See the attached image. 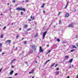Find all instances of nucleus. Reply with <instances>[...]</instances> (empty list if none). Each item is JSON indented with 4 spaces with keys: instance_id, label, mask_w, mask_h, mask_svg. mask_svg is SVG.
Segmentation results:
<instances>
[{
    "instance_id": "nucleus-47",
    "label": "nucleus",
    "mask_w": 78,
    "mask_h": 78,
    "mask_svg": "<svg viewBox=\"0 0 78 78\" xmlns=\"http://www.w3.org/2000/svg\"><path fill=\"white\" fill-rule=\"evenodd\" d=\"M25 39V38H23L21 39L22 41V40H23V39Z\"/></svg>"
},
{
    "instance_id": "nucleus-45",
    "label": "nucleus",
    "mask_w": 78,
    "mask_h": 78,
    "mask_svg": "<svg viewBox=\"0 0 78 78\" xmlns=\"http://www.w3.org/2000/svg\"><path fill=\"white\" fill-rule=\"evenodd\" d=\"M67 7V5H66V7H65V8H66Z\"/></svg>"
},
{
    "instance_id": "nucleus-11",
    "label": "nucleus",
    "mask_w": 78,
    "mask_h": 78,
    "mask_svg": "<svg viewBox=\"0 0 78 78\" xmlns=\"http://www.w3.org/2000/svg\"><path fill=\"white\" fill-rule=\"evenodd\" d=\"M45 3H44L43 4V5L41 6V8H44V6H45Z\"/></svg>"
},
{
    "instance_id": "nucleus-34",
    "label": "nucleus",
    "mask_w": 78,
    "mask_h": 78,
    "mask_svg": "<svg viewBox=\"0 0 78 78\" xmlns=\"http://www.w3.org/2000/svg\"><path fill=\"white\" fill-rule=\"evenodd\" d=\"M18 75V74L17 73H16L15 74V76H16V75Z\"/></svg>"
},
{
    "instance_id": "nucleus-4",
    "label": "nucleus",
    "mask_w": 78,
    "mask_h": 78,
    "mask_svg": "<svg viewBox=\"0 0 78 78\" xmlns=\"http://www.w3.org/2000/svg\"><path fill=\"white\" fill-rule=\"evenodd\" d=\"M69 16H70V14L67 13L65 14V17H68Z\"/></svg>"
},
{
    "instance_id": "nucleus-15",
    "label": "nucleus",
    "mask_w": 78,
    "mask_h": 78,
    "mask_svg": "<svg viewBox=\"0 0 78 78\" xmlns=\"http://www.w3.org/2000/svg\"><path fill=\"white\" fill-rule=\"evenodd\" d=\"M73 51H76V50L75 49H73L71 51V52H73Z\"/></svg>"
},
{
    "instance_id": "nucleus-59",
    "label": "nucleus",
    "mask_w": 78,
    "mask_h": 78,
    "mask_svg": "<svg viewBox=\"0 0 78 78\" xmlns=\"http://www.w3.org/2000/svg\"><path fill=\"white\" fill-rule=\"evenodd\" d=\"M45 25H47V23H45Z\"/></svg>"
},
{
    "instance_id": "nucleus-46",
    "label": "nucleus",
    "mask_w": 78,
    "mask_h": 78,
    "mask_svg": "<svg viewBox=\"0 0 78 78\" xmlns=\"http://www.w3.org/2000/svg\"><path fill=\"white\" fill-rule=\"evenodd\" d=\"M76 78H78V74H77V76H76Z\"/></svg>"
},
{
    "instance_id": "nucleus-33",
    "label": "nucleus",
    "mask_w": 78,
    "mask_h": 78,
    "mask_svg": "<svg viewBox=\"0 0 78 78\" xmlns=\"http://www.w3.org/2000/svg\"><path fill=\"white\" fill-rule=\"evenodd\" d=\"M51 51V50H49L48 51V53H50Z\"/></svg>"
},
{
    "instance_id": "nucleus-48",
    "label": "nucleus",
    "mask_w": 78,
    "mask_h": 78,
    "mask_svg": "<svg viewBox=\"0 0 78 78\" xmlns=\"http://www.w3.org/2000/svg\"><path fill=\"white\" fill-rule=\"evenodd\" d=\"M52 24V23L50 24L49 26V27H50Z\"/></svg>"
},
{
    "instance_id": "nucleus-63",
    "label": "nucleus",
    "mask_w": 78,
    "mask_h": 78,
    "mask_svg": "<svg viewBox=\"0 0 78 78\" xmlns=\"http://www.w3.org/2000/svg\"><path fill=\"white\" fill-rule=\"evenodd\" d=\"M4 54V53H2V55H3Z\"/></svg>"
},
{
    "instance_id": "nucleus-21",
    "label": "nucleus",
    "mask_w": 78,
    "mask_h": 78,
    "mask_svg": "<svg viewBox=\"0 0 78 78\" xmlns=\"http://www.w3.org/2000/svg\"><path fill=\"white\" fill-rule=\"evenodd\" d=\"M50 61V60H48L45 63V64H46L48 62H49V61Z\"/></svg>"
},
{
    "instance_id": "nucleus-62",
    "label": "nucleus",
    "mask_w": 78,
    "mask_h": 78,
    "mask_svg": "<svg viewBox=\"0 0 78 78\" xmlns=\"http://www.w3.org/2000/svg\"><path fill=\"white\" fill-rule=\"evenodd\" d=\"M35 25H36V24H37V23H35Z\"/></svg>"
},
{
    "instance_id": "nucleus-9",
    "label": "nucleus",
    "mask_w": 78,
    "mask_h": 78,
    "mask_svg": "<svg viewBox=\"0 0 78 78\" xmlns=\"http://www.w3.org/2000/svg\"><path fill=\"white\" fill-rule=\"evenodd\" d=\"M13 72H14V71L13 70L11 71L10 73V75H12V73H13Z\"/></svg>"
},
{
    "instance_id": "nucleus-52",
    "label": "nucleus",
    "mask_w": 78,
    "mask_h": 78,
    "mask_svg": "<svg viewBox=\"0 0 78 78\" xmlns=\"http://www.w3.org/2000/svg\"><path fill=\"white\" fill-rule=\"evenodd\" d=\"M7 5H9V3H8Z\"/></svg>"
},
{
    "instance_id": "nucleus-58",
    "label": "nucleus",
    "mask_w": 78,
    "mask_h": 78,
    "mask_svg": "<svg viewBox=\"0 0 78 78\" xmlns=\"http://www.w3.org/2000/svg\"><path fill=\"white\" fill-rule=\"evenodd\" d=\"M37 61H35V63H37Z\"/></svg>"
},
{
    "instance_id": "nucleus-50",
    "label": "nucleus",
    "mask_w": 78,
    "mask_h": 78,
    "mask_svg": "<svg viewBox=\"0 0 78 78\" xmlns=\"http://www.w3.org/2000/svg\"><path fill=\"white\" fill-rule=\"evenodd\" d=\"M70 78V76H68L67 77V78Z\"/></svg>"
},
{
    "instance_id": "nucleus-3",
    "label": "nucleus",
    "mask_w": 78,
    "mask_h": 78,
    "mask_svg": "<svg viewBox=\"0 0 78 78\" xmlns=\"http://www.w3.org/2000/svg\"><path fill=\"white\" fill-rule=\"evenodd\" d=\"M47 33V31H46L45 32H44L43 34V37L44 39V38H45V35H46Z\"/></svg>"
},
{
    "instance_id": "nucleus-56",
    "label": "nucleus",
    "mask_w": 78,
    "mask_h": 78,
    "mask_svg": "<svg viewBox=\"0 0 78 78\" xmlns=\"http://www.w3.org/2000/svg\"><path fill=\"white\" fill-rule=\"evenodd\" d=\"M19 30H21V28H20V29H19Z\"/></svg>"
},
{
    "instance_id": "nucleus-42",
    "label": "nucleus",
    "mask_w": 78,
    "mask_h": 78,
    "mask_svg": "<svg viewBox=\"0 0 78 78\" xmlns=\"http://www.w3.org/2000/svg\"><path fill=\"white\" fill-rule=\"evenodd\" d=\"M76 46L77 47H78V43H77V44L76 45Z\"/></svg>"
},
{
    "instance_id": "nucleus-38",
    "label": "nucleus",
    "mask_w": 78,
    "mask_h": 78,
    "mask_svg": "<svg viewBox=\"0 0 78 78\" xmlns=\"http://www.w3.org/2000/svg\"><path fill=\"white\" fill-rule=\"evenodd\" d=\"M2 69H3L2 68H1L0 69V72L2 71Z\"/></svg>"
},
{
    "instance_id": "nucleus-26",
    "label": "nucleus",
    "mask_w": 78,
    "mask_h": 78,
    "mask_svg": "<svg viewBox=\"0 0 78 78\" xmlns=\"http://www.w3.org/2000/svg\"><path fill=\"white\" fill-rule=\"evenodd\" d=\"M59 71H58L56 73V75L59 74Z\"/></svg>"
},
{
    "instance_id": "nucleus-43",
    "label": "nucleus",
    "mask_w": 78,
    "mask_h": 78,
    "mask_svg": "<svg viewBox=\"0 0 78 78\" xmlns=\"http://www.w3.org/2000/svg\"><path fill=\"white\" fill-rule=\"evenodd\" d=\"M28 1H29L28 0H26V2H28Z\"/></svg>"
},
{
    "instance_id": "nucleus-8",
    "label": "nucleus",
    "mask_w": 78,
    "mask_h": 78,
    "mask_svg": "<svg viewBox=\"0 0 78 78\" xmlns=\"http://www.w3.org/2000/svg\"><path fill=\"white\" fill-rule=\"evenodd\" d=\"M34 16L33 17H32V16H30V19L32 20H34Z\"/></svg>"
},
{
    "instance_id": "nucleus-41",
    "label": "nucleus",
    "mask_w": 78,
    "mask_h": 78,
    "mask_svg": "<svg viewBox=\"0 0 78 78\" xmlns=\"http://www.w3.org/2000/svg\"><path fill=\"white\" fill-rule=\"evenodd\" d=\"M6 28V27H4V28H3V29H4V30H5V28Z\"/></svg>"
},
{
    "instance_id": "nucleus-2",
    "label": "nucleus",
    "mask_w": 78,
    "mask_h": 78,
    "mask_svg": "<svg viewBox=\"0 0 78 78\" xmlns=\"http://www.w3.org/2000/svg\"><path fill=\"white\" fill-rule=\"evenodd\" d=\"M40 53H43L44 51V50H42V48L41 46H40L39 47V50Z\"/></svg>"
},
{
    "instance_id": "nucleus-25",
    "label": "nucleus",
    "mask_w": 78,
    "mask_h": 78,
    "mask_svg": "<svg viewBox=\"0 0 78 78\" xmlns=\"http://www.w3.org/2000/svg\"><path fill=\"white\" fill-rule=\"evenodd\" d=\"M3 34H2L1 36V38H3Z\"/></svg>"
},
{
    "instance_id": "nucleus-29",
    "label": "nucleus",
    "mask_w": 78,
    "mask_h": 78,
    "mask_svg": "<svg viewBox=\"0 0 78 78\" xmlns=\"http://www.w3.org/2000/svg\"><path fill=\"white\" fill-rule=\"evenodd\" d=\"M58 64H56L55 66V67H56V66H58Z\"/></svg>"
},
{
    "instance_id": "nucleus-12",
    "label": "nucleus",
    "mask_w": 78,
    "mask_h": 78,
    "mask_svg": "<svg viewBox=\"0 0 78 78\" xmlns=\"http://www.w3.org/2000/svg\"><path fill=\"white\" fill-rule=\"evenodd\" d=\"M20 15H21V16H22V15H23V12H20Z\"/></svg>"
},
{
    "instance_id": "nucleus-35",
    "label": "nucleus",
    "mask_w": 78,
    "mask_h": 78,
    "mask_svg": "<svg viewBox=\"0 0 78 78\" xmlns=\"http://www.w3.org/2000/svg\"><path fill=\"white\" fill-rule=\"evenodd\" d=\"M12 2H13V3H15V2H16V1H15V0H13V1Z\"/></svg>"
},
{
    "instance_id": "nucleus-23",
    "label": "nucleus",
    "mask_w": 78,
    "mask_h": 78,
    "mask_svg": "<svg viewBox=\"0 0 78 78\" xmlns=\"http://www.w3.org/2000/svg\"><path fill=\"white\" fill-rule=\"evenodd\" d=\"M57 40L58 42H60V40L59 39H57Z\"/></svg>"
},
{
    "instance_id": "nucleus-6",
    "label": "nucleus",
    "mask_w": 78,
    "mask_h": 78,
    "mask_svg": "<svg viewBox=\"0 0 78 78\" xmlns=\"http://www.w3.org/2000/svg\"><path fill=\"white\" fill-rule=\"evenodd\" d=\"M69 27H73V25L72 24H69L68 25Z\"/></svg>"
},
{
    "instance_id": "nucleus-64",
    "label": "nucleus",
    "mask_w": 78,
    "mask_h": 78,
    "mask_svg": "<svg viewBox=\"0 0 78 78\" xmlns=\"http://www.w3.org/2000/svg\"><path fill=\"white\" fill-rule=\"evenodd\" d=\"M17 47H16V49H17Z\"/></svg>"
},
{
    "instance_id": "nucleus-10",
    "label": "nucleus",
    "mask_w": 78,
    "mask_h": 78,
    "mask_svg": "<svg viewBox=\"0 0 78 78\" xmlns=\"http://www.w3.org/2000/svg\"><path fill=\"white\" fill-rule=\"evenodd\" d=\"M37 36H38V34L37 33L35 34L34 37H37Z\"/></svg>"
},
{
    "instance_id": "nucleus-20",
    "label": "nucleus",
    "mask_w": 78,
    "mask_h": 78,
    "mask_svg": "<svg viewBox=\"0 0 78 78\" xmlns=\"http://www.w3.org/2000/svg\"><path fill=\"white\" fill-rule=\"evenodd\" d=\"M32 48L34 49H35V47H34V46H32Z\"/></svg>"
},
{
    "instance_id": "nucleus-60",
    "label": "nucleus",
    "mask_w": 78,
    "mask_h": 78,
    "mask_svg": "<svg viewBox=\"0 0 78 78\" xmlns=\"http://www.w3.org/2000/svg\"><path fill=\"white\" fill-rule=\"evenodd\" d=\"M25 63H26V64H27V62H25Z\"/></svg>"
},
{
    "instance_id": "nucleus-14",
    "label": "nucleus",
    "mask_w": 78,
    "mask_h": 78,
    "mask_svg": "<svg viewBox=\"0 0 78 78\" xmlns=\"http://www.w3.org/2000/svg\"><path fill=\"white\" fill-rule=\"evenodd\" d=\"M25 28H27L28 27V25L25 24L24 25Z\"/></svg>"
},
{
    "instance_id": "nucleus-7",
    "label": "nucleus",
    "mask_w": 78,
    "mask_h": 78,
    "mask_svg": "<svg viewBox=\"0 0 78 78\" xmlns=\"http://www.w3.org/2000/svg\"><path fill=\"white\" fill-rule=\"evenodd\" d=\"M72 61H73V59L71 58L69 60L68 62H70L71 63L72 62Z\"/></svg>"
},
{
    "instance_id": "nucleus-44",
    "label": "nucleus",
    "mask_w": 78,
    "mask_h": 78,
    "mask_svg": "<svg viewBox=\"0 0 78 78\" xmlns=\"http://www.w3.org/2000/svg\"><path fill=\"white\" fill-rule=\"evenodd\" d=\"M11 67L12 68H14V66H12Z\"/></svg>"
},
{
    "instance_id": "nucleus-37",
    "label": "nucleus",
    "mask_w": 78,
    "mask_h": 78,
    "mask_svg": "<svg viewBox=\"0 0 78 78\" xmlns=\"http://www.w3.org/2000/svg\"><path fill=\"white\" fill-rule=\"evenodd\" d=\"M12 63H13V61H12V60L11 62V64H12Z\"/></svg>"
},
{
    "instance_id": "nucleus-1",
    "label": "nucleus",
    "mask_w": 78,
    "mask_h": 78,
    "mask_svg": "<svg viewBox=\"0 0 78 78\" xmlns=\"http://www.w3.org/2000/svg\"><path fill=\"white\" fill-rule=\"evenodd\" d=\"M16 10H19L20 11H25V9L23 8H20L18 7L16 8Z\"/></svg>"
},
{
    "instance_id": "nucleus-57",
    "label": "nucleus",
    "mask_w": 78,
    "mask_h": 78,
    "mask_svg": "<svg viewBox=\"0 0 78 78\" xmlns=\"http://www.w3.org/2000/svg\"><path fill=\"white\" fill-rule=\"evenodd\" d=\"M11 25H13V23H12L11 24Z\"/></svg>"
},
{
    "instance_id": "nucleus-36",
    "label": "nucleus",
    "mask_w": 78,
    "mask_h": 78,
    "mask_svg": "<svg viewBox=\"0 0 78 78\" xmlns=\"http://www.w3.org/2000/svg\"><path fill=\"white\" fill-rule=\"evenodd\" d=\"M59 70V68H57V69H56V70Z\"/></svg>"
},
{
    "instance_id": "nucleus-32",
    "label": "nucleus",
    "mask_w": 78,
    "mask_h": 78,
    "mask_svg": "<svg viewBox=\"0 0 78 78\" xmlns=\"http://www.w3.org/2000/svg\"><path fill=\"white\" fill-rule=\"evenodd\" d=\"M16 61V59H13L12 61H13V62H14V61Z\"/></svg>"
},
{
    "instance_id": "nucleus-13",
    "label": "nucleus",
    "mask_w": 78,
    "mask_h": 78,
    "mask_svg": "<svg viewBox=\"0 0 78 78\" xmlns=\"http://www.w3.org/2000/svg\"><path fill=\"white\" fill-rule=\"evenodd\" d=\"M76 48V46H75L74 45H73V48Z\"/></svg>"
},
{
    "instance_id": "nucleus-27",
    "label": "nucleus",
    "mask_w": 78,
    "mask_h": 78,
    "mask_svg": "<svg viewBox=\"0 0 78 78\" xmlns=\"http://www.w3.org/2000/svg\"><path fill=\"white\" fill-rule=\"evenodd\" d=\"M61 12H59L58 14V16H59L60 15V14H61Z\"/></svg>"
},
{
    "instance_id": "nucleus-30",
    "label": "nucleus",
    "mask_w": 78,
    "mask_h": 78,
    "mask_svg": "<svg viewBox=\"0 0 78 78\" xmlns=\"http://www.w3.org/2000/svg\"><path fill=\"white\" fill-rule=\"evenodd\" d=\"M54 65H55V63H53L52 64V65H51V66L53 67V66H54Z\"/></svg>"
},
{
    "instance_id": "nucleus-17",
    "label": "nucleus",
    "mask_w": 78,
    "mask_h": 78,
    "mask_svg": "<svg viewBox=\"0 0 78 78\" xmlns=\"http://www.w3.org/2000/svg\"><path fill=\"white\" fill-rule=\"evenodd\" d=\"M19 37V36L18 35V34H17L16 36V39H18V37Z\"/></svg>"
},
{
    "instance_id": "nucleus-40",
    "label": "nucleus",
    "mask_w": 78,
    "mask_h": 78,
    "mask_svg": "<svg viewBox=\"0 0 78 78\" xmlns=\"http://www.w3.org/2000/svg\"><path fill=\"white\" fill-rule=\"evenodd\" d=\"M68 5H69V2H68L67 3V5H67V6Z\"/></svg>"
},
{
    "instance_id": "nucleus-31",
    "label": "nucleus",
    "mask_w": 78,
    "mask_h": 78,
    "mask_svg": "<svg viewBox=\"0 0 78 78\" xmlns=\"http://www.w3.org/2000/svg\"><path fill=\"white\" fill-rule=\"evenodd\" d=\"M30 30H31V28H29V29H27V31H30Z\"/></svg>"
},
{
    "instance_id": "nucleus-18",
    "label": "nucleus",
    "mask_w": 78,
    "mask_h": 78,
    "mask_svg": "<svg viewBox=\"0 0 78 78\" xmlns=\"http://www.w3.org/2000/svg\"><path fill=\"white\" fill-rule=\"evenodd\" d=\"M61 20H59V23H58L59 24H61Z\"/></svg>"
},
{
    "instance_id": "nucleus-54",
    "label": "nucleus",
    "mask_w": 78,
    "mask_h": 78,
    "mask_svg": "<svg viewBox=\"0 0 78 78\" xmlns=\"http://www.w3.org/2000/svg\"><path fill=\"white\" fill-rule=\"evenodd\" d=\"M69 68H71V66H69Z\"/></svg>"
},
{
    "instance_id": "nucleus-22",
    "label": "nucleus",
    "mask_w": 78,
    "mask_h": 78,
    "mask_svg": "<svg viewBox=\"0 0 78 78\" xmlns=\"http://www.w3.org/2000/svg\"><path fill=\"white\" fill-rule=\"evenodd\" d=\"M2 46V43H0V48H1V47Z\"/></svg>"
},
{
    "instance_id": "nucleus-24",
    "label": "nucleus",
    "mask_w": 78,
    "mask_h": 78,
    "mask_svg": "<svg viewBox=\"0 0 78 78\" xmlns=\"http://www.w3.org/2000/svg\"><path fill=\"white\" fill-rule=\"evenodd\" d=\"M24 44H27V41H24Z\"/></svg>"
},
{
    "instance_id": "nucleus-39",
    "label": "nucleus",
    "mask_w": 78,
    "mask_h": 78,
    "mask_svg": "<svg viewBox=\"0 0 78 78\" xmlns=\"http://www.w3.org/2000/svg\"><path fill=\"white\" fill-rule=\"evenodd\" d=\"M28 21H31V20L30 19H28Z\"/></svg>"
},
{
    "instance_id": "nucleus-61",
    "label": "nucleus",
    "mask_w": 78,
    "mask_h": 78,
    "mask_svg": "<svg viewBox=\"0 0 78 78\" xmlns=\"http://www.w3.org/2000/svg\"><path fill=\"white\" fill-rule=\"evenodd\" d=\"M55 27H55V26H54V28H55Z\"/></svg>"
},
{
    "instance_id": "nucleus-55",
    "label": "nucleus",
    "mask_w": 78,
    "mask_h": 78,
    "mask_svg": "<svg viewBox=\"0 0 78 78\" xmlns=\"http://www.w3.org/2000/svg\"><path fill=\"white\" fill-rule=\"evenodd\" d=\"M76 10H74V12H76Z\"/></svg>"
},
{
    "instance_id": "nucleus-19",
    "label": "nucleus",
    "mask_w": 78,
    "mask_h": 78,
    "mask_svg": "<svg viewBox=\"0 0 78 78\" xmlns=\"http://www.w3.org/2000/svg\"><path fill=\"white\" fill-rule=\"evenodd\" d=\"M33 72H34V70H33V71L32 72H29V73L30 74L31 73H33Z\"/></svg>"
},
{
    "instance_id": "nucleus-5",
    "label": "nucleus",
    "mask_w": 78,
    "mask_h": 78,
    "mask_svg": "<svg viewBox=\"0 0 78 78\" xmlns=\"http://www.w3.org/2000/svg\"><path fill=\"white\" fill-rule=\"evenodd\" d=\"M11 42V40H7L5 41L6 43H7V42L8 43V44H10Z\"/></svg>"
},
{
    "instance_id": "nucleus-28",
    "label": "nucleus",
    "mask_w": 78,
    "mask_h": 78,
    "mask_svg": "<svg viewBox=\"0 0 78 78\" xmlns=\"http://www.w3.org/2000/svg\"><path fill=\"white\" fill-rule=\"evenodd\" d=\"M43 12L44 14H45V10H43Z\"/></svg>"
},
{
    "instance_id": "nucleus-53",
    "label": "nucleus",
    "mask_w": 78,
    "mask_h": 78,
    "mask_svg": "<svg viewBox=\"0 0 78 78\" xmlns=\"http://www.w3.org/2000/svg\"><path fill=\"white\" fill-rule=\"evenodd\" d=\"M47 47H49V45H47Z\"/></svg>"
},
{
    "instance_id": "nucleus-51",
    "label": "nucleus",
    "mask_w": 78,
    "mask_h": 78,
    "mask_svg": "<svg viewBox=\"0 0 78 78\" xmlns=\"http://www.w3.org/2000/svg\"><path fill=\"white\" fill-rule=\"evenodd\" d=\"M0 52L2 51V49H0Z\"/></svg>"
},
{
    "instance_id": "nucleus-49",
    "label": "nucleus",
    "mask_w": 78,
    "mask_h": 78,
    "mask_svg": "<svg viewBox=\"0 0 78 78\" xmlns=\"http://www.w3.org/2000/svg\"><path fill=\"white\" fill-rule=\"evenodd\" d=\"M26 34H28V32H26Z\"/></svg>"
},
{
    "instance_id": "nucleus-16",
    "label": "nucleus",
    "mask_w": 78,
    "mask_h": 78,
    "mask_svg": "<svg viewBox=\"0 0 78 78\" xmlns=\"http://www.w3.org/2000/svg\"><path fill=\"white\" fill-rule=\"evenodd\" d=\"M65 58H69V55H67L65 57Z\"/></svg>"
}]
</instances>
